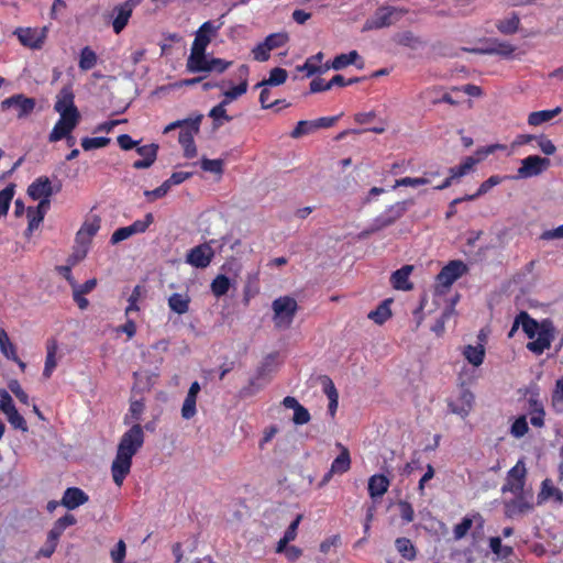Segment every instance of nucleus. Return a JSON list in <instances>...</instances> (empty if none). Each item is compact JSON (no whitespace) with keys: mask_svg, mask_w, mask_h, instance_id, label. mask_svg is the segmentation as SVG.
Instances as JSON below:
<instances>
[{"mask_svg":"<svg viewBox=\"0 0 563 563\" xmlns=\"http://www.w3.org/2000/svg\"><path fill=\"white\" fill-rule=\"evenodd\" d=\"M144 438L143 427L140 423L131 426L122 434L111 465L112 478L117 486L120 487L130 473L132 459L143 446Z\"/></svg>","mask_w":563,"mask_h":563,"instance_id":"nucleus-1","label":"nucleus"},{"mask_svg":"<svg viewBox=\"0 0 563 563\" xmlns=\"http://www.w3.org/2000/svg\"><path fill=\"white\" fill-rule=\"evenodd\" d=\"M520 320H522V331L532 340L527 344V349L536 355H541L549 350L555 332L552 321L544 319L538 322L526 311L520 312Z\"/></svg>","mask_w":563,"mask_h":563,"instance_id":"nucleus-2","label":"nucleus"},{"mask_svg":"<svg viewBox=\"0 0 563 563\" xmlns=\"http://www.w3.org/2000/svg\"><path fill=\"white\" fill-rule=\"evenodd\" d=\"M413 203L412 199H407L386 207L383 212L372 220L367 233L378 232L395 224Z\"/></svg>","mask_w":563,"mask_h":563,"instance_id":"nucleus-3","label":"nucleus"},{"mask_svg":"<svg viewBox=\"0 0 563 563\" xmlns=\"http://www.w3.org/2000/svg\"><path fill=\"white\" fill-rule=\"evenodd\" d=\"M407 10L394 5H382L375 10L373 15L363 25V31L380 30L397 23Z\"/></svg>","mask_w":563,"mask_h":563,"instance_id":"nucleus-4","label":"nucleus"},{"mask_svg":"<svg viewBox=\"0 0 563 563\" xmlns=\"http://www.w3.org/2000/svg\"><path fill=\"white\" fill-rule=\"evenodd\" d=\"M273 322L277 329H288L298 310L297 301L290 296H282L272 302Z\"/></svg>","mask_w":563,"mask_h":563,"instance_id":"nucleus-5","label":"nucleus"},{"mask_svg":"<svg viewBox=\"0 0 563 563\" xmlns=\"http://www.w3.org/2000/svg\"><path fill=\"white\" fill-rule=\"evenodd\" d=\"M534 509L533 493L531 489L514 494L510 499L504 500V512L507 518H515Z\"/></svg>","mask_w":563,"mask_h":563,"instance_id":"nucleus-6","label":"nucleus"},{"mask_svg":"<svg viewBox=\"0 0 563 563\" xmlns=\"http://www.w3.org/2000/svg\"><path fill=\"white\" fill-rule=\"evenodd\" d=\"M527 481V467L525 464V460L520 459L516 463L515 466H512L506 475L505 483L501 486V493H510V494H520L522 492H527L525 489Z\"/></svg>","mask_w":563,"mask_h":563,"instance_id":"nucleus-7","label":"nucleus"},{"mask_svg":"<svg viewBox=\"0 0 563 563\" xmlns=\"http://www.w3.org/2000/svg\"><path fill=\"white\" fill-rule=\"evenodd\" d=\"M0 106L3 111L14 110L15 117L21 120L31 115L35 109L36 101L34 98L26 97L23 93H16L2 100Z\"/></svg>","mask_w":563,"mask_h":563,"instance_id":"nucleus-8","label":"nucleus"},{"mask_svg":"<svg viewBox=\"0 0 563 563\" xmlns=\"http://www.w3.org/2000/svg\"><path fill=\"white\" fill-rule=\"evenodd\" d=\"M550 166V161L538 155H530L521 161V166L512 179H527L542 174Z\"/></svg>","mask_w":563,"mask_h":563,"instance_id":"nucleus-9","label":"nucleus"},{"mask_svg":"<svg viewBox=\"0 0 563 563\" xmlns=\"http://www.w3.org/2000/svg\"><path fill=\"white\" fill-rule=\"evenodd\" d=\"M143 0H126L125 2L118 4L112 10V27L115 34H120L133 13V10L142 2Z\"/></svg>","mask_w":563,"mask_h":563,"instance_id":"nucleus-10","label":"nucleus"},{"mask_svg":"<svg viewBox=\"0 0 563 563\" xmlns=\"http://www.w3.org/2000/svg\"><path fill=\"white\" fill-rule=\"evenodd\" d=\"M47 31V26L42 29L20 27L14 33L22 45L33 49H38L45 42Z\"/></svg>","mask_w":563,"mask_h":563,"instance_id":"nucleus-11","label":"nucleus"},{"mask_svg":"<svg viewBox=\"0 0 563 563\" xmlns=\"http://www.w3.org/2000/svg\"><path fill=\"white\" fill-rule=\"evenodd\" d=\"M214 252L208 243L190 249L186 255V263L195 268H206L212 262Z\"/></svg>","mask_w":563,"mask_h":563,"instance_id":"nucleus-12","label":"nucleus"},{"mask_svg":"<svg viewBox=\"0 0 563 563\" xmlns=\"http://www.w3.org/2000/svg\"><path fill=\"white\" fill-rule=\"evenodd\" d=\"M202 115L194 118L191 126H186L179 132L178 141L184 148V154L187 158H192L197 155V148L195 145V134L199 132V125Z\"/></svg>","mask_w":563,"mask_h":563,"instance_id":"nucleus-13","label":"nucleus"},{"mask_svg":"<svg viewBox=\"0 0 563 563\" xmlns=\"http://www.w3.org/2000/svg\"><path fill=\"white\" fill-rule=\"evenodd\" d=\"M466 265L462 261L449 262L438 274L437 280L444 288L451 287L464 273Z\"/></svg>","mask_w":563,"mask_h":563,"instance_id":"nucleus-14","label":"nucleus"},{"mask_svg":"<svg viewBox=\"0 0 563 563\" xmlns=\"http://www.w3.org/2000/svg\"><path fill=\"white\" fill-rule=\"evenodd\" d=\"M60 190V185H58L55 189L52 185V181L46 176H41L36 178L27 188V195L33 199H43L51 198L55 192Z\"/></svg>","mask_w":563,"mask_h":563,"instance_id":"nucleus-15","label":"nucleus"},{"mask_svg":"<svg viewBox=\"0 0 563 563\" xmlns=\"http://www.w3.org/2000/svg\"><path fill=\"white\" fill-rule=\"evenodd\" d=\"M473 404V393L466 388H462L459 396L455 399L449 401V409L452 413L465 418L471 412Z\"/></svg>","mask_w":563,"mask_h":563,"instance_id":"nucleus-16","label":"nucleus"},{"mask_svg":"<svg viewBox=\"0 0 563 563\" xmlns=\"http://www.w3.org/2000/svg\"><path fill=\"white\" fill-rule=\"evenodd\" d=\"M250 73V68L247 65H241L238 69V77L240 79V84L233 86L231 89L223 92V101L228 104L233 100H236L241 96H243L247 91V76Z\"/></svg>","mask_w":563,"mask_h":563,"instance_id":"nucleus-17","label":"nucleus"},{"mask_svg":"<svg viewBox=\"0 0 563 563\" xmlns=\"http://www.w3.org/2000/svg\"><path fill=\"white\" fill-rule=\"evenodd\" d=\"M550 499H553L558 504H562L563 492L555 487L552 479L545 478L541 482L540 490L537 495V505H543Z\"/></svg>","mask_w":563,"mask_h":563,"instance_id":"nucleus-18","label":"nucleus"},{"mask_svg":"<svg viewBox=\"0 0 563 563\" xmlns=\"http://www.w3.org/2000/svg\"><path fill=\"white\" fill-rule=\"evenodd\" d=\"M89 500V496L78 487H68L62 497L60 505L68 510H74Z\"/></svg>","mask_w":563,"mask_h":563,"instance_id":"nucleus-19","label":"nucleus"},{"mask_svg":"<svg viewBox=\"0 0 563 563\" xmlns=\"http://www.w3.org/2000/svg\"><path fill=\"white\" fill-rule=\"evenodd\" d=\"M201 387L198 382H194L185 397L181 406V417L186 420L191 419L197 413V397Z\"/></svg>","mask_w":563,"mask_h":563,"instance_id":"nucleus-20","label":"nucleus"},{"mask_svg":"<svg viewBox=\"0 0 563 563\" xmlns=\"http://www.w3.org/2000/svg\"><path fill=\"white\" fill-rule=\"evenodd\" d=\"M158 146L156 144H148L139 146L136 152L143 157L133 163L135 169H145L151 167L157 157Z\"/></svg>","mask_w":563,"mask_h":563,"instance_id":"nucleus-21","label":"nucleus"},{"mask_svg":"<svg viewBox=\"0 0 563 563\" xmlns=\"http://www.w3.org/2000/svg\"><path fill=\"white\" fill-rule=\"evenodd\" d=\"M323 53L319 52L306 59V62L297 66L298 71H305L307 77L321 74L330 68L329 65L322 66Z\"/></svg>","mask_w":563,"mask_h":563,"instance_id":"nucleus-22","label":"nucleus"},{"mask_svg":"<svg viewBox=\"0 0 563 563\" xmlns=\"http://www.w3.org/2000/svg\"><path fill=\"white\" fill-rule=\"evenodd\" d=\"M75 96L70 87H64L57 95V100L54 104L56 112H79L74 102Z\"/></svg>","mask_w":563,"mask_h":563,"instance_id":"nucleus-23","label":"nucleus"},{"mask_svg":"<svg viewBox=\"0 0 563 563\" xmlns=\"http://www.w3.org/2000/svg\"><path fill=\"white\" fill-rule=\"evenodd\" d=\"M390 485L389 479L383 474H375L368 479V494L372 499H378L384 496Z\"/></svg>","mask_w":563,"mask_h":563,"instance_id":"nucleus-24","label":"nucleus"},{"mask_svg":"<svg viewBox=\"0 0 563 563\" xmlns=\"http://www.w3.org/2000/svg\"><path fill=\"white\" fill-rule=\"evenodd\" d=\"M210 66V58L206 55V53H197L190 52V55L187 59V70L189 73H208V68Z\"/></svg>","mask_w":563,"mask_h":563,"instance_id":"nucleus-25","label":"nucleus"},{"mask_svg":"<svg viewBox=\"0 0 563 563\" xmlns=\"http://www.w3.org/2000/svg\"><path fill=\"white\" fill-rule=\"evenodd\" d=\"M57 350H58L57 341L54 339L48 340L46 343V357H45V364H44V369H43V374H42L45 379H48L52 376L53 372L55 371V368L57 366V361H56Z\"/></svg>","mask_w":563,"mask_h":563,"instance_id":"nucleus-26","label":"nucleus"},{"mask_svg":"<svg viewBox=\"0 0 563 563\" xmlns=\"http://www.w3.org/2000/svg\"><path fill=\"white\" fill-rule=\"evenodd\" d=\"M412 266L406 265L391 274V284L394 288L399 290H410L412 285L409 283V275Z\"/></svg>","mask_w":563,"mask_h":563,"instance_id":"nucleus-27","label":"nucleus"},{"mask_svg":"<svg viewBox=\"0 0 563 563\" xmlns=\"http://www.w3.org/2000/svg\"><path fill=\"white\" fill-rule=\"evenodd\" d=\"M144 409L145 405L142 399L131 400L129 410L123 418V423L125 426H133L139 423V421L142 419Z\"/></svg>","mask_w":563,"mask_h":563,"instance_id":"nucleus-28","label":"nucleus"},{"mask_svg":"<svg viewBox=\"0 0 563 563\" xmlns=\"http://www.w3.org/2000/svg\"><path fill=\"white\" fill-rule=\"evenodd\" d=\"M339 448H341V453L333 460L331 464V472L334 474H343L347 472L351 467V457L350 452L346 448H344L341 443L336 444Z\"/></svg>","mask_w":563,"mask_h":563,"instance_id":"nucleus-29","label":"nucleus"},{"mask_svg":"<svg viewBox=\"0 0 563 563\" xmlns=\"http://www.w3.org/2000/svg\"><path fill=\"white\" fill-rule=\"evenodd\" d=\"M463 355L470 364L478 367L483 364L485 358V347L483 343L477 345H466L463 350Z\"/></svg>","mask_w":563,"mask_h":563,"instance_id":"nucleus-30","label":"nucleus"},{"mask_svg":"<svg viewBox=\"0 0 563 563\" xmlns=\"http://www.w3.org/2000/svg\"><path fill=\"white\" fill-rule=\"evenodd\" d=\"M190 299L188 295L174 292L168 297V307L177 314H184L189 310Z\"/></svg>","mask_w":563,"mask_h":563,"instance_id":"nucleus-31","label":"nucleus"},{"mask_svg":"<svg viewBox=\"0 0 563 563\" xmlns=\"http://www.w3.org/2000/svg\"><path fill=\"white\" fill-rule=\"evenodd\" d=\"M562 112V108L561 107H556L554 109H551V110H541V111H534V112H531L528 117V123L530 125H540L544 122H548L550 120H552L554 117H556L558 114H560Z\"/></svg>","mask_w":563,"mask_h":563,"instance_id":"nucleus-32","label":"nucleus"},{"mask_svg":"<svg viewBox=\"0 0 563 563\" xmlns=\"http://www.w3.org/2000/svg\"><path fill=\"white\" fill-rule=\"evenodd\" d=\"M390 302V299H386L380 302L375 310H372L368 313V319L373 320L376 324L379 325L385 323L391 317V311L389 308Z\"/></svg>","mask_w":563,"mask_h":563,"instance_id":"nucleus-33","label":"nucleus"},{"mask_svg":"<svg viewBox=\"0 0 563 563\" xmlns=\"http://www.w3.org/2000/svg\"><path fill=\"white\" fill-rule=\"evenodd\" d=\"M287 78L288 73L286 69L275 67L269 71L268 78L257 82L255 87L280 86L287 80Z\"/></svg>","mask_w":563,"mask_h":563,"instance_id":"nucleus-34","label":"nucleus"},{"mask_svg":"<svg viewBox=\"0 0 563 563\" xmlns=\"http://www.w3.org/2000/svg\"><path fill=\"white\" fill-rule=\"evenodd\" d=\"M519 24L520 19L518 14L512 12L509 16L497 21L496 27L500 33L510 35L518 31Z\"/></svg>","mask_w":563,"mask_h":563,"instance_id":"nucleus-35","label":"nucleus"},{"mask_svg":"<svg viewBox=\"0 0 563 563\" xmlns=\"http://www.w3.org/2000/svg\"><path fill=\"white\" fill-rule=\"evenodd\" d=\"M515 51L516 47L508 42L494 41L484 52L487 54H495L505 58H509L512 56Z\"/></svg>","mask_w":563,"mask_h":563,"instance_id":"nucleus-36","label":"nucleus"},{"mask_svg":"<svg viewBox=\"0 0 563 563\" xmlns=\"http://www.w3.org/2000/svg\"><path fill=\"white\" fill-rule=\"evenodd\" d=\"M360 59V55L356 51H351L346 54L336 55L331 62L330 67L340 70L349 65L355 64Z\"/></svg>","mask_w":563,"mask_h":563,"instance_id":"nucleus-37","label":"nucleus"},{"mask_svg":"<svg viewBox=\"0 0 563 563\" xmlns=\"http://www.w3.org/2000/svg\"><path fill=\"white\" fill-rule=\"evenodd\" d=\"M227 106L228 103L222 100L209 112V117L214 121L217 128L221 126L223 122H230L232 120V117L227 113Z\"/></svg>","mask_w":563,"mask_h":563,"instance_id":"nucleus-38","label":"nucleus"},{"mask_svg":"<svg viewBox=\"0 0 563 563\" xmlns=\"http://www.w3.org/2000/svg\"><path fill=\"white\" fill-rule=\"evenodd\" d=\"M230 287H231L230 278L222 274L218 275L211 282V285H210L211 291L217 298L224 296L229 291Z\"/></svg>","mask_w":563,"mask_h":563,"instance_id":"nucleus-39","label":"nucleus"},{"mask_svg":"<svg viewBox=\"0 0 563 563\" xmlns=\"http://www.w3.org/2000/svg\"><path fill=\"white\" fill-rule=\"evenodd\" d=\"M395 545L399 554L407 559V560H413L416 559L417 552L416 548L412 544V542L408 538H397L395 541Z\"/></svg>","mask_w":563,"mask_h":563,"instance_id":"nucleus-40","label":"nucleus"},{"mask_svg":"<svg viewBox=\"0 0 563 563\" xmlns=\"http://www.w3.org/2000/svg\"><path fill=\"white\" fill-rule=\"evenodd\" d=\"M97 60V54L89 46H86L80 51L78 66L81 70H90L96 66Z\"/></svg>","mask_w":563,"mask_h":563,"instance_id":"nucleus-41","label":"nucleus"},{"mask_svg":"<svg viewBox=\"0 0 563 563\" xmlns=\"http://www.w3.org/2000/svg\"><path fill=\"white\" fill-rule=\"evenodd\" d=\"M0 351L8 360H16L15 345L11 342L4 329H0Z\"/></svg>","mask_w":563,"mask_h":563,"instance_id":"nucleus-42","label":"nucleus"},{"mask_svg":"<svg viewBox=\"0 0 563 563\" xmlns=\"http://www.w3.org/2000/svg\"><path fill=\"white\" fill-rule=\"evenodd\" d=\"M15 186L9 184L5 188L0 191V218L8 214L10 203L14 197Z\"/></svg>","mask_w":563,"mask_h":563,"instance_id":"nucleus-43","label":"nucleus"},{"mask_svg":"<svg viewBox=\"0 0 563 563\" xmlns=\"http://www.w3.org/2000/svg\"><path fill=\"white\" fill-rule=\"evenodd\" d=\"M476 164H478V159H475L474 156H467L460 165L451 167L449 172L453 174V177L460 178L468 174Z\"/></svg>","mask_w":563,"mask_h":563,"instance_id":"nucleus-44","label":"nucleus"},{"mask_svg":"<svg viewBox=\"0 0 563 563\" xmlns=\"http://www.w3.org/2000/svg\"><path fill=\"white\" fill-rule=\"evenodd\" d=\"M289 40V36L286 32L272 33L265 37L263 41L268 49L273 51L275 48L284 46Z\"/></svg>","mask_w":563,"mask_h":563,"instance_id":"nucleus-45","label":"nucleus"},{"mask_svg":"<svg viewBox=\"0 0 563 563\" xmlns=\"http://www.w3.org/2000/svg\"><path fill=\"white\" fill-rule=\"evenodd\" d=\"M73 128L68 124H64V122H56L53 130L48 135V141L51 143L58 142L64 139V136H68L73 132Z\"/></svg>","mask_w":563,"mask_h":563,"instance_id":"nucleus-46","label":"nucleus"},{"mask_svg":"<svg viewBox=\"0 0 563 563\" xmlns=\"http://www.w3.org/2000/svg\"><path fill=\"white\" fill-rule=\"evenodd\" d=\"M551 400L553 409L563 412V376L556 380Z\"/></svg>","mask_w":563,"mask_h":563,"instance_id":"nucleus-47","label":"nucleus"},{"mask_svg":"<svg viewBox=\"0 0 563 563\" xmlns=\"http://www.w3.org/2000/svg\"><path fill=\"white\" fill-rule=\"evenodd\" d=\"M528 431H529L528 421H527L526 416H523V415L516 418L510 427V434L516 439H520V438L525 437Z\"/></svg>","mask_w":563,"mask_h":563,"instance_id":"nucleus-48","label":"nucleus"},{"mask_svg":"<svg viewBox=\"0 0 563 563\" xmlns=\"http://www.w3.org/2000/svg\"><path fill=\"white\" fill-rule=\"evenodd\" d=\"M428 184H430L429 177H404L395 181L393 189L397 187H418Z\"/></svg>","mask_w":563,"mask_h":563,"instance_id":"nucleus-49","label":"nucleus"},{"mask_svg":"<svg viewBox=\"0 0 563 563\" xmlns=\"http://www.w3.org/2000/svg\"><path fill=\"white\" fill-rule=\"evenodd\" d=\"M314 131H316V126H314L313 120H311V121L301 120L297 123L295 129L291 131L290 136L292 139H299V137L310 134Z\"/></svg>","mask_w":563,"mask_h":563,"instance_id":"nucleus-50","label":"nucleus"},{"mask_svg":"<svg viewBox=\"0 0 563 563\" xmlns=\"http://www.w3.org/2000/svg\"><path fill=\"white\" fill-rule=\"evenodd\" d=\"M489 548L493 553L506 559L511 555L512 548L508 545L501 544V539L499 537H493L489 539Z\"/></svg>","mask_w":563,"mask_h":563,"instance_id":"nucleus-51","label":"nucleus"},{"mask_svg":"<svg viewBox=\"0 0 563 563\" xmlns=\"http://www.w3.org/2000/svg\"><path fill=\"white\" fill-rule=\"evenodd\" d=\"M110 143L109 137L97 136V137H84L81 140V147L85 151H91L95 148H101L107 146Z\"/></svg>","mask_w":563,"mask_h":563,"instance_id":"nucleus-52","label":"nucleus"},{"mask_svg":"<svg viewBox=\"0 0 563 563\" xmlns=\"http://www.w3.org/2000/svg\"><path fill=\"white\" fill-rule=\"evenodd\" d=\"M473 526V519L470 516H465L460 523L453 528V536L455 540L463 539Z\"/></svg>","mask_w":563,"mask_h":563,"instance_id":"nucleus-53","label":"nucleus"},{"mask_svg":"<svg viewBox=\"0 0 563 563\" xmlns=\"http://www.w3.org/2000/svg\"><path fill=\"white\" fill-rule=\"evenodd\" d=\"M153 222L154 216L151 212L146 213L143 219L135 220L132 224H130L133 235L144 233Z\"/></svg>","mask_w":563,"mask_h":563,"instance_id":"nucleus-54","label":"nucleus"},{"mask_svg":"<svg viewBox=\"0 0 563 563\" xmlns=\"http://www.w3.org/2000/svg\"><path fill=\"white\" fill-rule=\"evenodd\" d=\"M211 40L208 34L201 33V31L196 32V37L192 42L190 52H197V53H206V49L208 45L210 44Z\"/></svg>","mask_w":563,"mask_h":563,"instance_id":"nucleus-55","label":"nucleus"},{"mask_svg":"<svg viewBox=\"0 0 563 563\" xmlns=\"http://www.w3.org/2000/svg\"><path fill=\"white\" fill-rule=\"evenodd\" d=\"M100 229V220L98 217H93L84 222L80 227V235L86 234L87 236L93 238Z\"/></svg>","mask_w":563,"mask_h":563,"instance_id":"nucleus-56","label":"nucleus"},{"mask_svg":"<svg viewBox=\"0 0 563 563\" xmlns=\"http://www.w3.org/2000/svg\"><path fill=\"white\" fill-rule=\"evenodd\" d=\"M0 410L5 416H9L11 412H14L16 410L12 397L4 389L0 391Z\"/></svg>","mask_w":563,"mask_h":563,"instance_id":"nucleus-57","label":"nucleus"},{"mask_svg":"<svg viewBox=\"0 0 563 563\" xmlns=\"http://www.w3.org/2000/svg\"><path fill=\"white\" fill-rule=\"evenodd\" d=\"M77 520L74 515L66 514L63 517H60L53 526V530L58 532L59 534H63V532L74 525H76Z\"/></svg>","mask_w":563,"mask_h":563,"instance_id":"nucleus-58","label":"nucleus"},{"mask_svg":"<svg viewBox=\"0 0 563 563\" xmlns=\"http://www.w3.org/2000/svg\"><path fill=\"white\" fill-rule=\"evenodd\" d=\"M200 166L202 170L213 174L220 175L223 172V162L221 159L202 158L200 162Z\"/></svg>","mask_w":563,"mask_h":563,"instance_id":"nucleus-59","label":"nucleus"},{"mask_svg":"<svg viewBox=\"0 0 563 563\" xmlns=\"http://www.w3.org/2000/svg\"><path fill=\"white\" fill-rule=\"evenodd\" d=\"M169 186L166 181H164L159 187L153 189V190H145L144 196L146 197L147 201H154L156 199L163 198L167 195L169 191Z\"/></svg>","mask_w":563,"mask_h":563,"instance_id":"nucleus-60","label":"nucleus"},{"mask_svg":"<svg viewBox=\"0 0 563 563\" xmlns=\"http://www.w3.org/2000/svg\"><path fill=\"white\" fill-rule=\"evenodd\" d=\"M7 419L9 421V423L14 428V429H18V430H21L22 432H26L27 431V424H26V421L25 419L19 413L18 410H15L14 412H11L9 416H7Z\"/></svg>","mask_w":563,"mask_h":563,"instance_id":"nucleus-61","label":"nucleus"},{"mask_svg":"<svg viewBox=\"0 0 563 563\" xmlns=\"http://www.w3.org/2000/svg\"><path fill=\"white\" fill-rule=\"evenodd\" d=\"M271 49L265 45L264 42L258 43L253 49V58L257 62H266L269 59Z\"/></svg>","mask_w":563,"mask_h":563,"instance_id":"nucleus-62","label":"nucleus"},{"mask_svg":"<svg viewBox=\"0 0 563 563\" xmlns=\"http://www.w3.org/2000/svg\"><path fill=\"white\" fill-rule=\"evenodd\" d=\"M222 25H223V22L221 21V19H219L217 21H206L199 27V31H201V33L208 34L209 37L211 38V36H214L218 33V31L222 27Z\"/></svg>","mask_w":563,"mask_h":563,"instance_id":"nucleus-63","label":"nucleus"},{"mask_svg":"<svg viewBox=\"0 0 563 563\" xmlns=\"http://www.w3.org/2000/svg\"><path fill=\"white\" fill-rule=\"evenodd\" d=\"M232 62H228L222 58L211 57L210 58V68H208V73L214 71L218 74L224 73L230 66Z\"/></svg>","mask_w":563,"mask_h":563,"instance_id":"nucleus-64","label":"nucleus"}]
</instances>
